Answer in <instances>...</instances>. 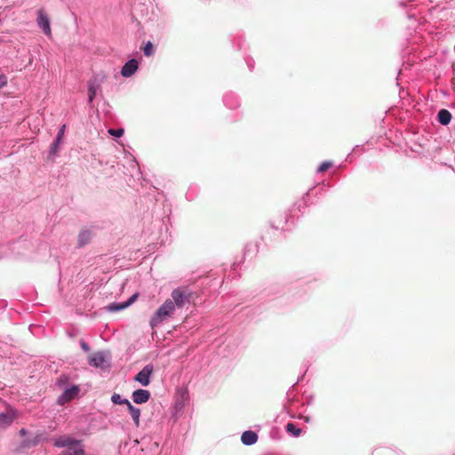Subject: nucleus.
Wrapping results in <instances>:
<instances>
[{
    "mask_svg": "<svg viewBox=\"0 0 455 455\" xmlns=\"http://www.w3.org/2000/svg\"><path fill=\"white\" fill-rule=\"evenodd\" d=\"M13 416L9 413H0V428L9 427L13 421Z\"/></svg>",
    "mask_w": 455,
    "mask_h": 455,
    "instance_id": "f3484780",
    "label": "nucleus"
},
{
    "mask_svg": "<svg viewBox=\"0 0 455 455\" xmlns=\"http://www.w3.org/2000/svg\"><path fill=\"white\" fill-rule=\"evenodd\" d=\"M154 371L152 364H147L144 368L135 376V381L140 383L142 386L147 387L150 382V376Z\"/></svg>",
    "mask_w": 455,
    "mask_h": 455,
    "instance_id": "0eeeda50",
    "label": "nucleus"
},
{
    "mask_svg": "<svg viewBox=\"0 0 455 455\" xmlns=\"http://www.w3.org/2000/svg\"><path fill=\"white\" fill-rule=\"evenodd\" d=\"M111 401L115 404H127L129 403V400L125 398H122V396L119 394H114L111 396Z\"/></svg>",
    "mask_w": 455,
    "mask_h": 455,
    "instance_id": "6ab92c4d",
    "label": "nucleus"
},
{
    "mask_svg": "<svg viewBox=\"0 0 455 455\" xmlns=\"http://www.w3.org/2000/svg\"><path fill=\"white\" fill-rule=\"evenodd\" d=\"M54 446L66 448L59 455H85L84 445L81 440H77L69 435H61L54 440Z\"/></svg>",
    "mask_w": 455,
    "mask_h": 455,
    "instance_id": "f257e3e1",
    "label": "nucleus"
},
{
    "mask_svg": "<svg viewBox=\"0 0 455 455\" xmlns=\"http://www.w3.org/2000/svg\"><path fill=\"white\" fill-rule=\"evenodd\" d=\"M80 346H81V348L84 351V352H89L90 351V347L89 345L84 341V340H80Z\"/></svg>",
    "mask_w": 455,
    "mask_h": 455,
    "instance_id": "a878e982",
    "label": "nucleus"
},
{
    "mask_svg": "<svg viewBox=\"0 0 455 455\" xmlns=\"http://www.w3.org/2000/svg\"><path fill=\"white\" fill-rule=\"evenodd\" d=\"M331 166V162H328V161L323 162L318 167L317 172H323L327 171Z\"/></svg>",
    "mask_w": 455,
    "mask_h": 455,
    "instance_id": "5701e85b",
    "label": "nucleus"
},
{
    "mask_svg": "<svg viewBox=\"0 0 455 455\" xmlns=\"http://www.w3.org/2000/svg\"><path fill=\"white\" fill-rule=\"evenodd\" d=\"M437 119L441 124L447 125L451 120V114L447 109H441L437 114Z\"/></svg>",
    "mask_w": 455,
    "mask_h": 455,
    "instance_id": "dca6fc26",
    "label": "nucleus"
},
{
    "mask_svg": "<svg viewBox=\"0 0 455 455\" xmlns=\"http://www.w3.org/2000/svg\"><path fill=\"white\" fill-rule=\"evenodd\" d=\"M93 232L91 229H82L78 235V246L83 247L86 245L93 236Z\"/></svg>",
    "mask_w": 455,
    "mask_h": 455,
    "instance_id": "ddd939ff",
    "label": "nucleus"
},
{
    "mask_svg": "<svg viewBox=\"0 0 455 455\" xmlns=\"http://www.w3.org/2000/svg\"><path fill=\"white\" fill-rule=\"evenodd\" d=\"M132 397L135 403H145L150 398V392L146 389H137L133 391Z\"/></svg>",
    "mask_w": 455,
    "mask_h": 455,
    "instance_id": "9d476101",
    "label": "nucleus"
},
{
    "mask_svg": "<svg viewBox=\"0 0 455 455\" xmlns=\"http://www.w3.org/2000/svg\"><path fill=\"white\" fill-rule=\"evenodd\" d=\"M286 430H287L288 433H290L291 435H293L295 437L299 436L300 434H301V429L297 427L292 423H288L286 425Z\"/></svg>",
    "mask_w": 455,
    "mask_h": 455,
    "instance_id": "a211bd4d",
    "label": "nucleus"
},
{
    "mask_svg": "<svg viewBox=\"0 0 455 455\" xmlns=\"http://www.w3.org/2000/svg\"><path fill=\"white\" fill-rule=\"evenodd\" d=\"M138 69V61L135 59L129 60L122 68L121 75L124 77L132 76Z\"/></svg>",
    "mask_w": 455,
    "mask_h": 455,
    "instance_id": "6e6552de",
    "label": "nucleus"
},
{
    "mask_svg": "<svg viewBox=\"0 0 455 455\" xmlns=\"http://www.w3.org/2000/svg\"><path fill=\"white\" fill-rule=\"evenodd\" d=\"M191 293L188 290L184 288H176L171 293V298L168 299L177 309H181L186 304L189 303Z\"/></svg>",
    "mask_w": 455,
    "mask_h": 455,
    "instance_id": "20e7f679",
    "label": "nucleus"
},
{
    "mask_svg": "<svg viewBox=\"0 0 455 455\" xmlns=\"http://www.w3.org/2000/svg\"><path fill=\"white\" fill-rule=\"evenodd\" d=\"M136 299H137V294H133L125 302H124V303H116V302L111 303L108 307V308L111 312H116V311L124 309V308L128 307L130 305H132L135 301Z\"/></svg>",
    "mask_w": 455,
    "mask_h": 455,
    "instance_id": "9b49d317",
    "label": "nucleus"
},
{
    "mask_svg": "<svg viewBox=\"0 0 455 455\" xmlns=\"http://www.w3.org/2000/svg\"><path fill=\"white\" fill-rule=\"evenodd\" d=\"M106 80V75L104 73H98L92 76L88 81V102L92 103L96 97L101 84Z\"/></svg>",
    "mask_w": 455,
    "mask_h": 455,
    "instance_id": "39448f33",
    "label": "nucleus"
},
{
    "mask_svg": "<svg viewBox=\"0 0 455 455\" xmlns=\"http://www.w3.org/2000/svg\"><path fill=\"white\" fill-rule=\"evenodd\" d=\"M20 434H21V435H25V429H24V428H22V429L20 430Z\"/></svg>",
    "mask_w": 455,
    "mask_h": 455,
    "instance_id": "bb28decb",
    "label": "nucleus"
},
{
    "mask_svg": "<svg viewBox=\"0 0 455 455\" xmlns=\"http://www.w3.org/2000/svg\"><path fill=\"white\" fill-rule=\"evenodd\" d=\"M241 441L244 445H252L258 441V435L254 431L246 430L242 434Z\"/></svg>",
    "mask_w": 455,
    "mask_h": 455,
    "instance_id": "f8f14e48",
    "label": "nucleus"
},
{
    "mask_svg": "<svg viewBox=\"0 0 455 455\" xmlns=\"http://www.w3.org/2000/svg\"><path fill=\"white\" fill-rule=\"evenodd\" d=\"M124 129L120 128V129H109L108 130V133L112 136H115V137H122L124 135Z\"/></svg>",
    "mask_w": 455,
    "mask_h": 455,
    "instance_id": "4be33fe9",
    "label": "nucleus"
},
{
    "mask_svg": "<svg viewBox=\"0 0 455 455\" xmlns=\"http://www.w3.org/2000/svg\"><path fill=\"white\" fill-rule=\"evenodd\" d=\"M7 84V77L3 73H0V88Z\"/></svg>",
    "mask_w": 455,
    "mask_h": 455,
    "instance_id": "393cba45",
    "label": "nucleus"
},
{
    "mask_svg": "<svg viewBox=\"0 0 455 455\" xmlns=\"http://www.w3.org/2000/svg\"><path fill=\"white\" fill-rule=\"evenodd\" d=\"M90 366L100 369L102 371L108 370L111 366L110 355L108 352L99 351L93 353L88 360Z\"/></svg>",
    "mask_w": 455,
    "mask_h": 455,
    "instance_id": "7ed1b4c3",
    "label": "nucleus"
},
{
    "mask_svg": "<svg viewBox=\"0 0 455 455\" xmlns=\"http://www.w3.org/2000/svg\"><path fill=\"white\" fill-rule=\"evenodd\" d=\"M36 24L46 36H52L50 18L43 9L37 11Z\"/></svg>",
    "mask_w": 455,
    "mask_h": 455,
    "instance_id": "423d86ee",
    "label": "nucleus"
},
{
    "mask_svg": "<svg viewBox=\"0 0 455 455\" xmlns=\"http://www.w3.org/2000/svg\"><path fill=\"white\" fill-rule=\"evenodd\" d=\"M61 140H58L56 138L50 148V155H55L58 151L59 146Z\"/></svg>",
    "mask_w": 455,
    "mask_h": 455,
    "instance_id": "412c9836",
    "label": "nucleus"
},
{
    "mask_svg": "<svg viewBox=\"0 0 455 455\" xmlns=\"http://www.w3.org/2000/svg\"><path fill=\"white\" fill-rule=\"evenodd\" d=\"M128 411L134 421L136 427L140 426V410L135 406H133L130 402L126 404Z\"/></svg>",
    "mask_w": 455,
    "mask_h": 455,
    "instance_id": "4468645a",
    "label": "nucleus"
},
{
    "mask_svg": "<svg viewBox=\"0 0 455 455\" xmlns=\"http://www.w3.org/2000/svg\"><path fill=\"white\" fill-rule=\"evenodd\" d=\"M224 103L229 108H235L239 105L237 97L233 93H228L224 96Z\"/></svg>",
    "mask_w": 455,
    "mask_h": 455,
    "instance_id": "2eb2a0df",
    "label": "nucleus"
},
{
    "mask_svg": "<svg viewBox=\"0 0 455 455\" xmlns=\"http://www.w3.org/2000/svg\"><path fill=\"white\" fill-rule=\"evenodd\" d=\"M65 129H66V125H65V124H63V125L59 129V132H58L57 136H56V138L58 139V140H62L63 136H64V133H65Z\"/></svg>",
    "mask_w": 455,
    "mask_h": 455,
    "instance_id": "b1692460",
    "label": "nucleus"
},
{
    "mask_svg": "<svg viewBox=\"0 0 455 455\" xmlns=\"http://www.w3.org/2000/svg\"><path fill=\"white\" fill-rule=\"evenodd\" d=\"M79 392V388L77 386H73L69 388H67L62 395L58 398V403L60 404H63L72 399H74Z\"/></svg>",
    "mask_w": 455,
    "mask_h": 455,
    "instance_id": "1a4fd4ad",
    "label": "nucleus"
},
{
    "mask_svg": "<svg viewBox=\"0 0 455 455\" xmlns=\"http://www.w3.org/2000/svg\"><path fill=\"white\" fill-rule=\"evenodd\" d=\"M144 54L146 56H151L154 53V48L151 42H148L143 48Z\"/></svg>",
    "mask_w": 455,
    "mask_h": 455,
    "instance_id": "aec40b11",
    "label": "nucleus"
},
{
    "mask_svg": "<svg viewBox=\"0 0 455 455\" xmlns=\"http://www.w3.org/2000/svg\"><path fill=\"white\" fill-rule=\"evenodd\" d=\"M177 308L168 299L158 307L150 318L149 325L152 329L160 326L164 321L172 317Z\"/></svg>",
    "mask_w": 455,
    "mask_h": 455,
    "instance_id": "f03ea898",
    "label": "nucleus"
}]
</instances>
